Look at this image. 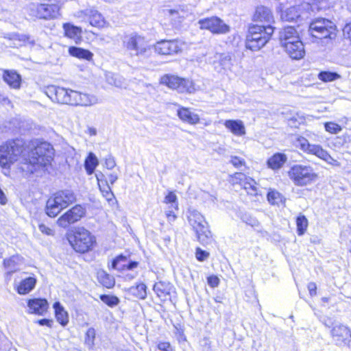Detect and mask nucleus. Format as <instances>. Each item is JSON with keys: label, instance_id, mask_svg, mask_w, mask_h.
Here are the masks:
<instances>
[{"label": "nucleus", "instance_id": "obj_1", "mask_svg": "<svg viewBox=\"0 0 351 351\" xmlns=\"http://www.w3.org/2000/svg\"><path fill=\"white\" fill-rule=\"evenodd\" d=\"M54 150L48 143H41L34 148L25 147L23 139L16 138L8 141L0 146V165L3 168H9L10 165L17 161L22 156L25 164H29L30 172L36 170L35 165L46 167L53 159Z\"/></svg>", "mask_w": 351, "mask_h": 351}, {"label": "nucleus", "instance_id": "obj_2", "mask_svg": "<svg viewBox=\"0 0 351 351\" xmlns=\"http://www.w3.org/2000/svg\"><path fill=\"white\" fill-rule=\"evenodd\" d=\"M45 93L51 101L62 104L90 106L98 103V99L94 95L54 85L47 86Z\"/></svg>", "mask_w": 351, "mask_h": 351}, {"label": "nucleus", "instance_id": "obj_3", "mask_svg": "<svg viewBox=\"0 0 351 351\" xmlns=\"http://www.w3.org/2000/svg\"><path fill=\"white\" fill-rule=\"evenodd\" d=\"M274 33L272 26L252 24L248 27L245 47L251 51H256L263 47L270 40Z\"/></svg>", "mask_w": 351, "mask_h": 351}, {"label": "nucleus", "instance_id": "obj_4", "mask_svg": "<svg viewBox=\"0 0 351 351\" xmlns=\"http://www.w3.org/2000/svg\"><path fill=\"white\" fill-rule=\"evenodd\" d=\"M75 201L76 196L72 191H59L48 199L45 207L46 214L50 217H55Z\"/></svg>", "mask_w": 351, "mask_h": 351}, {"label": "nucleus", "instance_id": "obj_5", "mask_svg": "<svg viewBox=\"0 0 351 351\" xmlns=\"http://www.w3.org/2000/svg\"><path fill=\"white\" fill-rule=\"evenodd\" d=\"M309 32L313 37L320 39L327 45L336 37L337 27L335 23L324 18L313 20L309 25Z\"/></svg>", "mask_w": 351, "mask_h": 351}, {"label": "nucleus", "instance_id": "obj_6", "mask_svg": "<svg viewBox=\"0 0 351 351\" xmlns=\"http://www.w3.org/2000/svg\"><path fill=\"white\" fill-rule=\"evenodd\" d=\"M122 45L132 56H147L151 49L145 37L136 32H127L121 37Z\"/></svg>", "mask_w": 351, "mask_h": 351}, {"label": "nucleus", "instance_id": "obj_7", "mask_svg": "<svg viewBox=\"0 0 351 351\" xmlns=\"http://www.w3.org/2000/svg\"><path fill=\"white\" fill-rule=\"evenodd\" d=\"M188 221L195 231L197 239L202 245L208 244L211 240V232L204 217L196 210H189Z\"/></svg>", "mask_w": 351, "mask_h": 351}, {"label": "nucleus", "instance_id": "obj_8", "mask_svg": "<svg viewBox=\"0 0 351 351\" xmlns=\"http://www.w3.org/2000/svg\"><path fill=\"white\" fill-rule=\"evenodd\" d=\"M60 6L56 0H47L45 3L29 5V15L39 19L51 20L60 14Z\"/></svg>", "mask_w": 351, "mask_h": 351}, {"label": "nucleus", "instance_id": "obj_9", "mask_svg": "<svg viewBox=\"0 0 351 351\" xmlns=\"http://www.w3.org/2000/svg\"><path fill=\"white\" fill-rule=\"evenodd\" d=\"M69 241L73 249L78 252L84 253L92 249L95 239L90 232L83 227L77 228Z\"/></svg>", "mask_w": 351, "mask_h": 351}, {"label": "nucleus", "instance_id": "obj_10", "mask_svg": "<svg viewBox=\"0 0 351 351\" xmlns=\"http://www.w3.org/2000/svg\"><path fill=\"white\" fill-rule=\"evenodd\" d=\"M288 176L295 185L300 186L311 184L317 178V174L312 167L302 165L292 166L288 171Z\"/></svg>", "mask_w": 351, "mask_h": 351}, {"label": "nucleus", "instance_id": "obj_11", "mask_svg": "<svg viewBox=\"0 0 351 351\" xmlns=\"http://www.w3.org/2000/svg\"><path fill=\"white\" fill-rule=\"evenodd\" d=\"M160 83L180 93L192 94L196 91L195 84L192 80L174 75H163L160 80Z\"/></svg>", "mask_w": 351, "mask_h": 351}, {"label": "nucleus", "instance_id": "obj_12", "mask_svg": "<svg viewBox=\"0 0 351 351\" xmlns=\"http://www.w3.org/2000/svg\"><path fill=\"white\" fill-rule=\"evenodd\" d=\"M197 25L200 29L208 30L214 34H226L230 31V27L215 16L201 19Z\"/></svg>", "mask_w": 351, "mask_h": 351}, {"label": "nucleus", "instance_id": "obj_13", "mask_svg": "<svg viewBox=\"0 0 351 351\" xmlns=\"http://www.w3.org/2000/svg\"><path fill=\"white\" fill-rule=\"evenodd\" d=\"M293 142L296 147L300 148L305 153L315 155L326 162L332 159L330 154L320 145L310 144L308 141L304 137L297 136L293 140Z\"/></svg>", "mask_w": 351, "mask_h": 351}, {"label": "nucleus", "instance_id": "obj_14", "mask_svg": "<svg viewBox=\"0 0 351 351\" xmlns=\"http://www.w3.org/2000/svg\"><path fill=\"white\" fill-rule=\"evenodd\" d=\"M86 214V209L80 204H77L64 214L57 221L59 226L66 228L71 224L80 220Z\"/></svg>", "mask_w": 351, "mask_h": 351}, {"label": "nucleus", "instance_id": "obj_15", "mask_svg": "<svg viewBox=\"0 0 351 351\" xmlns=\"http://www.w3.org/2000/svg\"><path fill=\"white\" fill-rule=\"evenodd\" d=\"M330 334L335 343L338 346H348L351 341V331L345 325H335L332 327Z\"/></svg>", "mask_w": 351, "mask_h": 351}, {"label": "nucleus", "instance_id": "obj_16", "mask_svg": "<svg viewBox=\"0 0 351 351\" xmlns=\"http://www.w3.org/2000/svg\"><path fill=\"white\" fill-rule=\"evenodd\" d=\"M154 49L158 54L171 56L182 50V44L177 40H162L156 43Z\"/></svg>", "mask_w": 351, "mask_h": 351}, {"label": "nucleus", "instance_id": "obj_17", "mask_svg": "<svg viewBox=\"0 0 351 351\" xmlns=\"http://www.w3.org/2000/svg\"><path fill=\"white\" fill-rule=\"evenodd\" d=\"M208 61L217 72L229 70L232 65L231 56L228 53H216L213 57L209 58Z\"/></svg>", "mask_w": 351, "mask_h": 351}, {"label": "nucleus", "instance_id": "obj_18", "mask_svg": "<svg viewBox=\"0 0 351 351\" xmlns=\"http://www.w3.org/2000/svg\"><path fill=\"white\" fill-rule=\"evenodd\" d=\"M252 21L254 22L260 23L261 25L265 26H271L274 19L270 9L265 6H258L256 8L253 15Z\"/></svg>", "mask_w": 351, "mask_h": 351}, {"label": "nucleus", "instance_id": "obj_19", "mask_svg": "<svg viewBox=\"0 0 351 351\" xmlns=\"http://www.w3.org/2000/svg\"><path fill=\"white\" fill-rule=\"evenodd\" d=\"M27 306L29 313L43 315L47 312L49 304L46 299L34 298L28 300Z\"/></svg>", "mask_w": 351, "mask_h": 351}, {"label": "nucleus", "instance_id": "obj_20", "mask_svg": "<svg viewBox=\"0 0 351 351\" xmlns=\"http://www.w3.org/2000/svg\"><path fill=\"white\" fill-rule=\"evenodd\" d=\"M172 288L169 282L159 281L154 284L153 290L161 300L165 301L169 298Z\"/></svg>", "mask_w": 351, "mask_h": 351}, {"label": "nucleus", "instance_id": "obj_21", "mask_svg": "<svg viewBox=\"0 0 351 351\" xmlns=\"http://www.w3.org/2000/svg\"><path fill=\"white\" fill-rule=\"evenodd\" d=\"M177 115L182 121L191 125H195L199 122V115L188 108L180 107L177 110Z\"/></svg>", "mask_w": 351, "mask_h": 351}, {"label": "nucleus", "instance_id": "obj_22", "mask_svg": "<svg viewBox=\"0 0 351 351\" xmlns=\"http://www.w3.org/2000/svg\"><path fill=\"white\" fill-rule=\"evenodd\" d=\"M224 126L235 136H242L246 133L245 125L243 122L239 119L226 120Z\"/></svg>", "mask_w": 351, "mask_h": 351}, {"label": "nucleus", "instance_id": "obj_23", "mask_svg": "<svg viewBox=\"0 0 351 351\" xmlns=\"http://www.w3.org/2000/svg\"><path fill=\"white\" fill-rule=\"evenodd\" d=\"M3 79L12 88L21 86V76L15 70H3Z\"/></svg>", "mask_w": 351, "mask_h": 351}, {"label": "nucleus", "instance_id": "obj_24", "mask_svg": "<svg viewBox=\"0 0 351 351\" xmlns=\"http://www.w3.org/2000/svg\"><path fill=\"white\" fill-rule=\"evenodd\" d=\"M287 157L283 153H276L271 156L267 161L269 168L273 170L280 169L287 162Z\"/></svg>", "mask_w": 351, "mask_h": 351}, {"label": "nucleus", "instance_id": "obj_25", "mask_svg": "<svg viewBox=\"0 0 351 351\" xmlns=\"http://www.w3.org/2000/svg\"><path fill=\"white\" fill-rule=\"evenodd\" d=\"M64 34L66 37L73 39L76 43L82 38V29L71 23H66L63 24Z\"/></svg>", "mask_w": 351, "mask_h": 351}, {"label": "nucleus", "instance_id": "obj_26", "mask_svg": "<svg viewBox=\"0 0 351 351\" xmlns=\"http://www.w3.org/2000/svg\"><path fill=\"white\" fill-rule=\"evenodd\" d=\"M22 263L23 258L19 255L12 256L3 261V265L8 270V274H12L19 270Z\"/></svg>", "mask_w": 351, "mask_h": 351}, {"label": "nucleus", "instance_id": "obj_27", "mask_svg": "<svg viewBox=\"0 0 351 351\" xmlns=\"http://www.w3.org/2000/svg\"><path fill=\"white\" fill-rule=\"evenodd\" d=\"M86 14L88 16L89 23L92 26L102 27L105 25L104 16L96 10H87Z\"/></svg>", "mask_w": 351, "mask_h": 351}, {"label": "nucleus", "instance_id": "obj_28", "mask_svg": "<svg viewBox=\"0 0 351 351\" xmlns=\"http://www.w3.org/2000/svg\"><path fill=\"white\" fill-rule=\"evenodd\" d=\"M127 258L123 255H119L115 258H114L112 261V267L114 269L121 270L123 269L125 267L129 269L132 270L136 268L138 265V263L135 261H130L128 264L121 265V262H126Z\"/></svg>", "mask_w": 351, "mask_h": 351}, {"label": "nucleus", "instance_id": "obj_29", "mask_svg": "<svg viewBox=\"0 0 351 351\" xmlns=\"http://www.w3.org/2000/svg\"><path fill=\"white\" fill-rule=\"evenodd\" d=\"M36 279L34 277H28L21 281L17 287V291L21 295H25L30 292L35 287Z\"/></svg>", "mask_w": 351, "mask_h": 351}, {"label": "nucleus", "instance_id": "obj_30", "mask_svg": "<svg viewBox=\"0 0 351 351\" xmlns=\"http://www.w3.org/2000/svg\"><path fill=\"white\" fill-rule=\"evenodd\" d=\"M299 34L293 26H288L285 27L279 32V40L280 43H286L289 39H297Z\"/></svg>", "mask_w": 351, "mask_h": 351}, {"label": "nucleus", "instance_id": "obj_31", "mask_svg": "<svg viewBox=\"0 0 351 351\" xmlns=\"http://www.w3.org/2000/svg\"><path fill=\"white\" fill-rule=\"evenodd\" d=\"M69 54L72 56L86 60H91L93 56V53L89 50L77 47H70L69 49Z\"/></svg>", "mask_w": 351, "mask_h": 351}, {"label": "nucleus", "instance_id": "obj_32", "mask_svg": "<svg viewBox=\"0 0 351 351\" xmlns=\"http://www.w3.org/2000/svg\"><path fill=\"white\" fill-rule=\"evenodd\" d=\"M300 17L299 8L296 6H292L283 11L281 14V19L285 21H296Z\"/></svg>", "mask_w": 351, "mask_h": 351}, {"label": "nucleus", "instance_id": "obj_33", "mask_svg": "<svg viewBox=\"0 0 351 351\" xmlns=\"http://www.w3.org/2000/svg\"><path fill=\"white\" fill-rule=\"evenodd\" d=\"M53 308L58 322L62 326L66 325L69 321L68 314L67 312L64 311L61 304L59 302H55L53 304Z\"/></svg>", "mask_w": 351, "mask_h": 351}, {"label": "nucleus", "instance_id": "obj_34", "mask_svg": "<svg viewBox=\"0 0 351 351\" xmlns=\"http://www.w3.org/2000/svg\"><path fill=\"white\" fill-rule=\"evenodd\" d=\"M98 165L99 161L97 158L93 153L90 152L84 162V168L87 174H93Z\"/></svg>", "mask_w": 351, "mask_h": 351}, {"label": "nucleus", "instance_id": "obj_35", "mask_svg": "<svg viewBox=\"0 0 351 351\" xmlns=\"http://www.w3.org/2000/svg\"><path fill=\"white\" fill-rule=\"evenodd\" d=\"M130 293L138 299L144 300L147 297V286L143 283H138L136 286L129 289Z\"/></svg>", "mask_w": 351, "mask_h": 351}, {"label": "nucleus", "instance_id": "obj_36", "mask_svg": "<svg viewBox=\"0 0 351 351\" xmlns=\"http://www.w3.org/2000/svg\"><path fill=\"white\" fill-rule=\"evenodd\" d=\"M107 82L117 88H125L127 83L125 80L119 74L110 73L106 75Z\"/></svg>", "mask_w": 351, "mask_h": 351}, {"label": "nucleus", "instance_id": "obj_37", "mask_svg": "<svg viewBox=\"0 0 351 351\" xmlns=\"http://www.w3.org/2000/svg\"><path fill=\"white\" fill-rule=\"evenodd\" d=\"M97 278L99 282L108 289H110L114 285V278L104 271H99L97 273Z\"/></svg>", "mask_w": 351, "mask_h": 351}, {"label": "nucleus", "instance_id": "obj_38", "mask_svg": "<svg viewBox=\"0 0 351 351\" xmlns=\"http://www.w3.org/2000/svg\"><path fill=\"white\" fill-rule=\"evenodd\" d=\"M256 182L254 180L251 178H247L246 180L243 183L242 186L244 189L246 190L247 193L251 195H257Z\"/></svg>", "mask_w": 351, "mask_h": 351}, {"label": "nucleus", "instance_id": "obj_39", "mask_svg": "<svg viewBox=\"0 0 351 351\" xmlns=\"http://www.w3.org/2000/svg\"><path fill=\"white\" fill-rule=\"evenodd\" d=\"M100 300L110 307L117 306L120 300L118 297L112 295L102 294L99 296Z\"/></svg>", "mask_w": 351, "mask_h": 351}, {"label": "nucleus", "instance_id": "obj_40", "mask_svg": "<svg viewBox=\"0 0 351 351\" xmlns=\"http://www.w3.org/2000/svg\"><path fill=\"white\" fill-rule=\"evenodd\" d=\"M318 77L320 80L324 82H332L339 79L340 75L336 72L331 71H321L318 74Z\"/></svg>", "mask_w": 351, "mask_h": 351}, {"label": "nucleus", "instance_id": "obj_41", "mask_svg": "<svg viewBox=\"0 0 351 351\" xmlns=\"http://www.w3.org/2000/svg\"><path fill=\"white\" fill-rule=\"evenodd\" d=\"M297 232L298 235H302L308 227V220L304 215H300L296 219Z\"/></svg>", "mask_w": 351, "mask_h": 351}, {"label": "nucleus", "instance_id": "obj_42", "mask_svg": "<svg viewBox=\"0 0 351 351\" xmlns=\"http://www.w3.org/2000/svg\"><path fill=\"white\" fill-rule=\"evenodd\" d=\"M282 47L285 48V51H289L290 52L293 53V49L291 48L293 46H296L298 49H302V41L300 38L299 35L297 36V39H289L287 40V43H280Z\"/></svg>", "mask_w": 351, "mask_h": 351}, {"label": "nucleus", "instance_id": "obj_43", "mask_svg": "<svg viewBox=\"0 0 351 351\" xmlns=\"http://www.w3.org/2000/svg\"><path fill=\"white\" fill-rule=\"evenodd\" d=\"M267 200L271 204H279L282 202V195L276 191H271L267 193Z\"/></svg>", "mask_w": 351, "mask_h": 351}, {"label": "nucleus", "instance_id": "obj_44", "mask_svg": "<svg viewBox=\"0 0 351 351\" xmlns=\"http://www.w3.org/2000/svg\"><path fill=\"white\" fill-rule=\"evenodd\" d=\"M95 339V330L93 328H89L85 337V343L89 349H92L94 346Z\"/></svg>", "mask_w": 351, "mask_h": 351}, {"label": "nucleus", "instance_id": "obj_45", "mask_svg": "<svg viewBox=\"0 0 351 351\" xmlns=\"http://www.w3.org/2000/svg\"><path fill=\"white\" fill-rule=\"evenodd\" d=\"M291 48L293 49V50H292L293 53L290 52L289 51H286V52L289 55V56L292 59L299 60L304 57V56L305 54V51H304V45L302 43V49H297L298 47L296 46H293Z\"/></svg>", "mask_w": 351, "mask_h": 351}, {"label": "nucleus", "instance_id": "obj_46", "mask_svg": "<svg viewBox=\"0 0 351 351\" xmlns=\"http://www.w3.org/2000/svg\"><path fill=\"white\" fill-rule=\"evenodd\" d=\"M103 196L109 202H112L115 199L114 195L111 190L110 185H106L103 186V189H101Z\"/></svg>", "mask_w": 351, "mask_h": 351}, {"label": "nucleus", "instance_id": "obj_47", "mask_svg": "<svg viewBox=\"0 0 351 351\" xmlns=\"http://www.w3.org/2000/svg\"><path fill=\"white\" fill-rule=\"evenodd\" d=\"M325 129L331 134H337L341 130V127L337 123L329 122L325 123Z\"/></svg>", "mask_w": 351, "mask_h": 351}, {"label": "nucleus", "instance_id": "obj_48", "mask_svg": "<svg viewBox=\"0 0 351 351\" xmlns=\"http://www.w3.org/2000/svg\"><path fill=\"white\" fill-rule=\"evenodd\" d=\"M177 197L173 192L169 193L165 197V202L167 204H171V207L175 209L178 208V204L176 202Z\"/></svg>", "mask_w": 351, "mask_h": 351}, {"label": "nucleus", "instance_id": "obj_49", "mask_svg": "<svg viewBox=\"0 0 351 351\" xmlns=\"http://www.w3.org/2000/svg\"><path fill=\"white\" fill-rule=\"evenodd\" d=\"M230 162L237 169H241L242 167L245 165L244 159L241 158L238 156H231Z\"/></svg>", "mask_w": 351, "mask_h": 351}, {"label": "nucleus", "instance_id": "obj_50", "mask_svg": "<svg viewBox=\"0 0 351 351\" xmlns=\"http://www.w3.org/2000/svg\"><path fill=\"white\" fill-rule=\"evenodd\" d=\"M95 176L97 180L99 190L103 189V186L109 185L108 181L105 178V176L103 173H97Z\"/></svg>", "mask_w": 351, "mask_h": 351}, {"label": "nucleus", "instance_id": "obj_51", "mask_svg": "<svg viewBox=\"0 0 351 351\" xmlns=\"http://www.w3.org/2000/svg\"><path fill=\"white\" fill-rule=\"evenodd\" d=\"M209 256V253L199 247L196 249L195 256L199 261H205Z\"/></svg>", "mask_w": 351, "mask_h": 351}, {"label": "nucleus", "instance_id": "obj_52", "mask_svg": "<svg viewBox=\"0 0 351 351\" xmlns=\"http://www.w3.org/2000/svg\"><path fill=\"white\" fill-rule=\"evenodd\" d=\"M173 348L169 342H160L157 346V351H173Z\"/></svg>", "mask_w": 351, "mask_h": 351}, {"label": "nucleus", "instance_id": "obj_53", "mask_svg": "<svg viewBox=\"0 0 351 351\" xmlns=\"http://www.w3.org/2000/svg\"><path fill=\"white\" fill-rule=\"evenodd\" d=\"M105 166L108 169H112L116 166L114 158L109 155L105 160Z\"/></svg>", "mask_w": 351, "mask_h": 351}, {"label": "nucleus", "instance_id": "obj_54", "mask_svg": "<svg viewBox=\"0 0 351 351\" xmlns=\"http://www.w3.org/2000/svg\"><path fill=\"white\" fill-rule=\"evenodd\" d=\"M208 284L213 288L218 287L219 284V279L216 276H210L207 278Z\"/></svg>", "mask_w": 351, "mask_h": 351}, {"label": "nucleus", "instance_id": "obj_55", "mask_svg": "<svg viewBox=\"0 0 351 351\" xmlns=\"http://www.w3.org/2000/svg\"><path fill=\"white\" fill-rule=\"evenodd\" d=\"M232 178L235 179L236 180H238L239 182V184L241 185L243 184V183L246 180V179L248 178L247 177L244 173H235Z\"/></svg>", "mask_w": 351, "mask_h": 351}, {"label": "nucleus", "instance_id": "obj_56", "mask_svg": "<svg viewBox=\"0 0 351 351\" xmlns=\"http://www.w3.org/2000/svg\"><path fill=\"white\" fill-rule=\"evenodd\" d=\"M343 35L351 41V23L346 24L343 29Z\"/></svg>", "mask_w": 351, "mask_h": 351}, {"label": "nucleus", "instance_id": "obj_57", "mask_svg": "<svg viewBox=\"0 0 351 351\" xmlns=\"http://www.w3.org/2000/svg\"><path fill=\"white\" fill-rule=\"evenodd\" d=\"M36 323H38L40 326H47L49 328H51L53 321L49 319H41L36 321Z\"/></svg>", "mask_w": 351, "mask_h": 351}, {"label": "nucleus", "instance_id": "obj_58", "mask_svg": "<svg viewBox=\"0 0 351 351\" xmlns=\"http://www.w3.org/2000/svg\"><path fill=\"white\" fill-rule=\"evenodd\" d=\"M308 289L311 296H314L317 293V286L315 282H310L308 284Z\"/></svg>", "mask_w": 351, "mask_h": 351}, {"label": "nucleus", "instance_id": "obj_59", "mask_svg": "<svg viewBox=\"0 0 351 351\" xmlns=\"http://www.w3.org/2000/svg\"><path fill=\"white\" fill-rule=\"evenodd\" d=\"M38 229L40 232H42L43 233H45L47 235H50L51 234V232H52V230L50 229L49 228H48L47 226H46L45 224H40L38 226Z\"/></svg>", "mask_w": 351, "mask_h": 351}, {"label": "nucleus", "instance_id": "obj_60", "mask_svg": "<svg viewBox=\"0 0 351 351\" xmlns=\"http://www.w3.org/2000/svg\"><path fill=\"white\" fill-rule=\"evenodd\" d=\"M108 180L111 184H113L119 178L118 173L113 171L108 175Z\"/></svg>", "mask_w": 351, "mask_h": 351}, {"label": "nucleus", "instance_id": "obj_61", "mask_svg": "<svg viewBox=\"0 0 351 351\" xmlns=\"http://www.w3.org/2000/svg\"><path fill=\"white\" fill-rule=\"evenodd\" d=\"M242 219L243 221H245L246 223L253 226L255 225L256 223V220L250 217H247L246 215H245L243 217H242Z\"/></svg>", "mask_w": 351, "mask_h": 351}, {"label": "nucleus", "instance_id": "obj_62", "mask_svg": "<svg viewBox=\"0 0 351 351\" xmlns=\"http://www.w3.org/2000/svg\"><path fill=\"white\" fill-rule=\"evenodd\" d=\"M166 216L169 221H173L176 219V215L174 214V212L173 210L166 211Z\"/></svg>", "mask_w": 351, "mask_h": 351}, {"label": "nucleus", "instance_id": "obj_63", "mask_svg": "<svg viewBox=\"0 0 351 351\" xmlns=\"http://www.w3.org/2000/svg\"><path fill=\"white\" fill-rule=\"evenodd\" d=\"M169 13L172 18H176L177 16L180 17L178 11L176 10H169Z\"/></svg>", "mask_w": 351, "mask_h": 351}, {"label": "nucleus", "instance_id": "obj_64", "mask_svg": "<svg viewBox=\"0 0 351 351\" xmlns=\"http://www.w3.org/2000/svg\"><path fill=\"white\" fill-rule=\"evenodd\" d=\"M88 134L90 136H95L97 134V130L94 128H88Z\"/></svg>", "mask_w": 351, "mask_h": 351}]
</instances>
